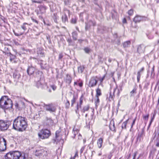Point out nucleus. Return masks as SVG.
<instances>
[{"label":"nucleus","mask_w":159,"mask_h":159,"mask_svg":"<svg viewBox=\"0 0 159 159\" xmlns=\"http://www.w3.org/2000/svg\"><path fill=\"white\" fill-rule=\"evenodd\" d=\"M27 126V122L25 117L19 116L14 120L13 127L16 130L23 131L25 130Z\"/></svg>","instance_id":"1"},{"label":"nucleus","mask_w":159,"mask_h":159,"mask_svg":"<svg viewBox=\"0 0 159 159\" xmlns=\"http://www.w3.org/2000/svg\"><path fill=\"white\" fill-rule=\"evenodd\" d=\"M12 103L11 100L8 99L6 96L2 97L0 99V107L4 109L11 107Z\"/></svg>","instance_id":"2"},{"label":"nucleus","mask_w":159,"mask_h":159,"mask_svg":"<svg viewBox=\"0 0 159 159\" xmlns=\"http://www.w3.org/2000/svg\"><path fill=\"white\" fill-rule=\"evenodd\" d=\"M39 138L41 139H48L51 135V133L50 130L47 129H43L40 131L38 133Z\"/></svg>","instance_id":"3"},{"label":"nucleus","mask_w":159,"mask_h":159,"mask_svg":"<svg viewBox=\"0 0 159 159\" xmlns=\"http://www.w3.org/2000/svg\"><path fill=\"white\" fill-rule=\"evenodd\" d=\"M11 125L10 121L0 120V129L2 131L7 130Z\"/></svg>","instance_id":"4"},{"label":"nucleus","mask_w":159,"mask_h":159,"mask_svg":"<svg viewBox=\"0 0 159 159\" xmlns=\"http://www.w3.org/2000/svg\"><path fill=\"white\" fill-rule=\"evenodd\" d=\"M44 107L45 108L47 111H49L50 112H55L56 108L53 106L52 103L48 104H44Z\"/></svg>","instance_id":"5"},{"label":"nucleus","mask_w":159,"mask_h":159,"mask_svg":"<svg viewBox=\"0 0 159 159\" xmlns=\"http://www.w3.org/2000/svg\"><path fill=\"white\" fill-rule=\"evenodd\" d=\"M147 18L143 16L136 15L134 18L133 21L135 23H139L140 21L146 20Z\"/></svg>","instance_id":"6"},{"label":"nucleus","mask_w":159,"mask_h":159,"mask_svg":"<svg viewBox=\"0 0 159 159\" xmlns=\"http://www.w3.org/2000/svg\"><path fill=\"white\" fill-rule=\"evenodd\" d=\"M96 77H93L90 79L89 84V87H93L95 86L98 82V80L96 79Z\"/></svg>","instance_id":"7"},{"label":"nucleus","mask_w":159,"mask_h":159,"mask_svg":"<svg viewBox=\"0 0 159 159\" xmlns=\"http://www.w3.org/2000/svg\"><path fill=\"white\" fill-rule=\"evenodd\" d=\"M14 159H22L21 153L18 151L12 152Z\"/></svg>","instance_id":"8"},{"label":"nucleus","mask_w":159,"mask_h":159,"mask_svg":"<svg viewBox=\"0 0 159 159\" xmlns=\"http://www.w3.org/2000/svg\"><path fill=\"white\" fill-rule=\"evenodd\" d=\"M83 103V98L82 96H81L80 99V102L79 104L78 103L76 106V109L75 110V112L76 114H79V108H81V105Z\"/></svg>","instance_id":"9"},{"label":"nucleus","mask_w":159,"mask_h":159,"mask_svg":"<svg viewBox=\"0 0 159 159\" xmlns=\"http://www.w3.org/2000/svg\"><path fill=\"white\" fill-rule=\"evenodd\" d=\"M145 48L144 45L142 44L140 45L137 48L138 52L139 54L143 53L145 51Z\"/></svg>","instance_id":"10"},{"label":"nucleus","mask_w":159,"mask_h":159,"mask_svg":"<svg viewBox=\"0 0 159 159\" xmlns=\"http://www.w3.org/2000/svg\"><path fill=\"white\" fill-rule=\"evenodd\" d=\"M35 70V69L34 67L31 66L29 67L27 70V72L29 75H31L33 74Z\"/></svg>","instance_id":"11"},{"label":"nucleus","mask_w":159,"mask_h":159,"mask_svg":"<svg viewBox=\"0 0 159 159\" xmlns=\"http://www.w3.org/2000/svg\"><path fill=\"white\" fill-rule=\"evenodd\" d=\"M145 135L144 131L143 129H142V131L140 134H139L137 137V139L138 141L139 140V141H141V139H143V137Z\"/></svg>","instance_id":"12"},{"label":"nucleus","mask_w":159,"mask_h":159,"mask_svg":"<svg viewBox=\"0 0 159 159\" xmlns=\"http://www.w3.org/2000/svg\"><path fill=\"white\" fill-rule=\"evenodd\" d=\"M21 75L18 71L15 70L13 74V77L16 80H18L20 77Z\"/></svg>","instance_id":"13"},{"label":"nucleus","mask_w":159,"mask_h":159,"mask_svg":"<svg viewBox=\"0 0 159 159\" xmlns=\"http://www.w3.org/2000/svg\"><path fill=\"white\" fill-rule=\"evenodd\" d=\"M5 158L6 159H14L12 152L7 153L5 156Z\"/></svg>","instance_id":"14"},{"label":"nucleus","mask_w":159,"mask_h":159,"mask_svg":"<svg viewBox=\"0 0 159 159\" xmlns=\"http://www.w3.org/2000/svg\"><path fill=\"white\" fill-rule=\"evenodd\" d=\"M144 70V68L143 67L141 69L138 71L137 72V81L138 82H139V81L140 79L141 76V73Z\"/></svg>","instance_id":"15"},{"label":"nucleus","mask_w":159,"mask_h":159,"mask_svg":"<svg viewBox=\"0 0 159 159\" xmlns=\"http://www.w3.org/2000/svg\"><path fill=\"white\" fill-rule=\"evenodd\" d=\"M39 61L41 62L40 64L41 68L42 69H46L47 67V63L41 59L39 60Z\"/></svg>","instance_id":"16"},{"label":"nucleus","mask_w":159,"mask_h":159,"mask_svg":"<svg viewBox=\"0 0 159 159\" xmlns=\"http://www.w3.org/2000/svg\"><path fill=\"white\" fill-rule=\"evenodd\" d=\"M137 88L135 87L130 92L129 94L130 97H134L135 95L137 93Z\"/></svg>","instance_id":"17"},{"label":"nucleus","mask_w":159,"mask_h":159,"mask_svg":"<svg viewBox=\"0 0 159 159\" xmlns=\"http://www.w3.org/2000/svg\"><path fill=\"white\" fill-rule=\"evenodd\" d=\"M103 139L101 138H99L97 141V144L99 148H101L102 147L103 143Z\"/></svg>","instance_id":"18"},{"label":"nucleus","mask_w":159,"mask_h":159,"mask_svg":"<svg viewBox=\"0 0 159 159\" xmlns=\"http://www.w3.org/2000/svg\"><path fill=\"white\" fill-rule=\"evenodd\" d=\"M89 25L88 24H86L85 26V29L86 30L88 29L90 25H93V26H95L96 24L95 23V22H93L91 20L89 21Z\"/></svg>","instance_id":"19"},{"label":"nucleus","mask_w":159,"mask_h":159,"mask_svg":"<svg viewBox=\"0 0 159 159\" xmlns=\"http://www.w3.org/2000/svg\"><path fill=\"white\" fill-rule=\"evenodd\" d=\"M96 97H98L102 95L101 89L99 88V85L98 88L96 89Z\"/></svg>","instance_id":"20"},{"label":"nucleus","mask_w":159,"mask_h":159,"mask_svg":"<svg viewBox=\"0 0 159 159\" xmlns=\"http://www.w3.org/2000/svg\"><path fill=\"white\" fill-rule=\"evenodd\" d=\"M85 67L84 66H80L78 67V71L79 73H82L83 72Z\"/></svg>","instance_id":"21"},{"label":"nucleus","mask_w":159,"mask_h":159,"mask_svg":"<svg viewBox=\"0 0 159 159\" xmlns=\"http://www.w3.org/2000/svg\"><path fill=\"white\" fill-rule=\"evenodd\" d=\"M71 81V78L70 75L67 74L66 75V82L68 84H70Z\"/></svg>","instance_id":"22"},{"label":"nucleus","mask_w":159,"mask_h":159,"mask_svg":"<svg viewBox=\"0 0 159 159\" xmlns=\"http://www.w3.org/2000/svg\"><path fill=\"white\" fill-rule=\"evenodd\" d=\"M72 37L73 40H76L77 39L78 34L77 32L75 31L73 32L72 34Z\"/></svg>","instance_id":"23"},{"label":"nucleus","mask_w":159,"mask_h":159,"mask_svg":"<svg viewBox=\"0 0 159 159\" xmlns=\"http://www.w3.org/2000/svg\"><path fill=\"white\" fill-rule=\"evenodd\" d=\"M131 42L129 41L125 42L123 43V47L124 48H128Z\"/></svg>","instance_id":"24"},{"label":"nucleus","mask_w":159,"mask_h":159,"mask_svg":"<svg viewBox=\"0 0 159 159\" xmlns=\"http://www.w3.org/2000/svg\"><path fill=\"white\" fill-rule=\"evenodd\" d=\"M89 108V105L84 106L83 107V109L81 110L82 112L84 113L85 111H88Z\"/></svg>","instance_id":"25"},{"label":"nucleus","mask_w":159,"mask_h":159,"mask_svg":"<svg viewBox=\"0 0 159 159\" xmlns=\"http://www.w3.org/2000/svg\"><path fill=\"white\" fill-rule=\"evenodd\" d=\"M79 131V130L78 129L75 128H73V133L74 134V136L73 137V138H74L75 137L76 135L78 134Z\"/></svg>","instance_id":"26"},{"label":"nucleus","mask_w":159,"mask_h":159,"mask_svg":"<svg viewBox=\"0 0 159 159\" xmlns=\"http://www.w3.org/2000/svg\"><path fill=\"white\" fill-rule=\"evenodd\" d=\"M61 18L62 22L64 23H65L66 22L68 21L67 17L66 14H65L64 16H62Z\"/></svg>","instance_id":"27"},{"label":"nucleus","mask_w":159,"mask_h":159,"mask_svg":"<svg viewBox=\"0 0 159 159\" xmlns=\"http://www.w3.org/2000/svg\"><path fill=\"white\" fill-rule=\"evenodd\" d=\"M30 60H33V61L34 62L36 63H37L38 64L39 63V62L40 61L39 60H40V59H37L36 58L34 57H30Z\"/></svg>","instance_id":"28"},{"label":"nucleus","mask_w":159,"mask_h":159,"mask_svg":"<svg viewBox=\"0 0 159 159\" xmlns=\"http://www.w3.org/2000/svg\"><path fill=\"white\" fill-rule=\"evenodd\" d=\"M96 98L95 99V106L97 107L99 105V97H96Z\"/></svg>","instance_id":"29"},{"label":"nucleus","mask_w":159,"mask_h":159,"mask_svg":"<svg viewBox=\"0 0 159 159\" xmlns=\"http://www.w3.org/2000/svg\"><path fill=\"white\" fill-rule=\"evenodd\" d=\"M128 120H127L123 123L121 126L122 129H126V125L128 123Z\"/></svg>","instance_id":"30"},{"label":"nucleus","mask_w":159,"mask_h":159,"mask_svg":"<svg viewBox=\"0 0 159 159\" xmlns=\"http://www.w3.org/2000/svg\"><path fill=\"white\" fill-rule=\"evenodd\" d=\"M76 100V98L75 97L74 95L72 99L71 100V106L73 107L74 104Z\"/></svg>","instance_id":"31"},{"label":"nucleus","mask_w":159,"mask_h":159,"mask_svg":"<svg viewBox=\"0 0 159 159\" xmlns=\"http://www.w3.org/2000/svg\"><path fill=\"white\" fill-rule=\"evenodd\" d=\"M110 129L112 131H114L115 129V125L114 123H113V124L112 125L110 124L109 126Z\"/></svg>","instance_id":"32"},{"label":"nucleus","mask_w":159,"mask_h":159,"mask_svg":"<svg viewBox=\"0 0 159 159\" xmlns=\"http://www.w3.org/2000/svg\"><path fill=\"white\" fill-rule=\"evenodd\" d=\"M36 86L38 88L42 87V85L41 82L38 80L36 84Z\"/></svg>","instance_id":"33"},{"label":"nucleus","mask_w":159,"mask_h":159,"mask_svg":"<svg viewBox=\"0 0 159 159\" xmlns=\"http://www.w3.org/2000/svg\"><path fill=\"white\" fill-rule=\"evenodd\" d=\"M26 25H27V24L26 23H24L23 25L21 26L22 28L24 30H25L27 29V28L25 26Z\"/></svg>","instance_id":"34"},{"label":"nucleus","mask_w":159,"mask_h":159,"mask_svg":"<svg viewBox=\"0 0 159 159\" xmlns=\"http://www.w3.org/2000/svg\"><path fill=\"white\" fill-rule=\"evenodd\" d=\"M105 77V75H104L102 78H101V79H100L99 80L100 81V84H99V85H101L102 86L103 85H102V82L104 80Z\"/></svg>","instance_id":"35"},{"label":"nucleus","mask_w":159,"mask_h":159,"mask_svg":"<svg viewBox=\"0 0 159 159\" xmlns=\"http://www.w3.org/2000/svg\"><path fill=\"white\" fill-rule=\"evenodd\" d=\"M149 116V115L148 114L146 115H143V118L145 120H146L147 121L148 120V118Z\"/></svg>","instance_id":"36"},{"label":"nucleus","mask_w":159,"mask_h":159,"mask_svg":"<svg viewBox=\"0 0 159 159\" xmlns=\"http://www.w3.org/2000/svg\"><path fill=\"white\" fill-rule=\"evenodd\" d=\"M66 108H68L70 106V102L68 100H67V102L65 103Z\"/></svg>","instance_id":"37"},{"label":"nucleus","mask_w":159,"mask_h":159,"mask_svg":"<svg viewBox=\"0 0 159 159\" xmlns=\"http://www.w3.org/2000/svg\"><path fill=\"white\" fill-rule=\"evenodd\" d=\"M133 10L132 9H131L128 11V14L129 15L131 16L133 14Z\"/></svg>","instance_id":"38"},{"label":"nucleus","mask_w":159,"mask_h":159,"mask_svg":"<svg viewBox=\"0 0 159 159\" xmlns=\"http://www.w3.org/2000/svg\"><path fill=\"white\" fill-rule=\"evenodd\" d=\"M84 50L86 53H88L90 51V49L89 48H86L84 49Z\"/></svg>","instance_id":"39"},{"label":"nucleus","mask_w":159,"mask_h":159,"mask_svg":"<svg viewBox=\"0 0 159 159\" xmlns=\"http://www.w3.org/2000/svg\"><path fill=\"white\" fill-rule=\"evenodd\" d=\"M13 32H14V34L16 36H18L22 35L23 34V33H20L19 34H18V33H16V32H15L14 31H13Z\"/></svg>","instance_id":"40"},{"label":"nucleus","mask_w":159,"mask_h":159,"mask_svg":"<svg viewBox=\"0 0 159 159\" xmlns=\"http://www.w3.org/2000/svg\"><path fill=\"white\" fill-rule=\"evenodd\" d=\"M15 58V56H14L11 54L10 56V60L11 62L12 60Z\"/></svg>","instance_id":"41"},{"label":"nucleus","mask_w":159,"mask_h":159,"mask_svg":"<svg viewBox=\"0 0 159 159\" xmlns=\"http://www.w3.org/2000/svg\"><path fill=\"white\" fill-rule=\"evenodd\" d=\"M76 22V20L75 18H72L71 20V22L73 24H75Z\"/></svg>","instance_id":"42"},{"label":"nucleus","mask_w":159,"mask_h":159,"mask_svg":"<svg viewBox=\"0 0 159 159\" xmlns=\"http://www.w3.org/2000/svg\"><path fill=\"white\" fill-rule=\"evenodd\" d=\"M38 55H40V57H44V53L43 52H40L39 53H38Z\"/></svg>","instance_id":"43"},{"label":"nucleus","mask_w":159,"mask_h":159,"mask_svg":"<svg viewBox=\"0 0 159 159\" xmlns=\"http://www.w3.org/2000/svg\"><path fill=\"white\" fill-rule=\"evenodd\" d=\"M136 117L133 120V122L132 123V125H131V128H132L133 125L135 123V121L136 120Z\"/></svg>","instance_id":"44"},{"label":"nucleus","mask_w":159,"mask_h":159,"mask_svg":"<svg viewBox=\"0 0 159 159\" xmlns=\"http://www.w3.org/2000/svg\"><path fill=\"white\" fill-rule=\"evenodd\" d=\"M67 41L69 43V45H70L71 44L72 42V40L70 38H69L67 39Z\"/></svg>","instance_id":"45"},{"label":"nucleus","mask_w":159,"mask_h":159,"mask_svg":"<svg viewBox=\"0 0 159 159\" xmlns=\"http://www.w3.org/2000/svg\"><path fill=\"white\" fill-rule=\"evenodd\" d=\"M114 95V94L113 95H112L111 93H110V96L109 97V100L110 101L113 100V96Z\"/></svg>","instance_id":"46"},{"label":"nucleus","mask_w":159,"mask_h":159,"mask_svg":"<svg viewBox=\"0 0 159 159\" xmlns=\"http://www.w3.org/2000/svg\"><path fill=\"white\" fill-rule=\"evenodd\" d=\"M33 2L37 3H42L41 1H37L35 0H31Z\"/></svg>","instance_id":"47"},{"label":"nucleus","mask_w":159,"mask_h":159,"mask_svg":"<svg viewBox=\"0 0 159 159\" xmlns=\"http://www.w3.org/2000/svg\"><path fill=\"white\" fill-rule=\"evenodd\" d=\"M137 154V152H136L134 153V156H133V159H135V157ZM139 158V157H138L137 159H138Z\"/></svg>","instance_id":"48"},{"label":"nucleus","mask_w":159,"mask_h":159,"mask_svg":"<svg viewBox=\"0 0 159 159\" xmlns=\"http://www.w3.org/2000/svg\"><path fill=\"white\" fill-rule=\"evenodd\" d=\"M63 55L62 53H60L59 55V59H61L63 57Z\"/></svg>","instance_id":"49"},{"label":"nucleus","mask_w":159,"mask_h":159,"mask_svg":"<svg viewBox=\"0 0 159 159\" xmlns=\"http://www.w3.org/2000/svg\"><path fill=\"white\" fill-rule=\"evenodd\" d=\"M51 87L53 89V90L54 91L56 89V86H55L54 85H52L51 86Z\"/></svg>","instance_id":"50"},{"label":"nucleus","mask_w":159,"mask_h":159,"mask_svg":"<svg viewBox=\"0 0 159 159\" xmlns=\"http://www.w3.org/2000/svg\"><path fill=\"white\" fill-rule=\"evenodd\" d=\"M157 86H158V90H159V79H158V80L157 81V84L156 85V87H155V88H156V87H157Z\"/></svg>","instance_id":"51"},{"label":"nucleus","mask_w":159,"mask_h":159,"mask_svg":"<svg viewBox=\"0 0 159 159\" xmlns=\"http://www.w3.org/2000/svg\"><path fill=\"white\" fill-rule=\"evenodd\" d=\"M155 114H154L152 117L151 118V121L150 122V123H152V122L153 121V120L154 118V117H155Z\"/></svg>","instance_id":"52"},{"label":"nucleus","mask_w":159,"mask_h":159,"mask_svg":"<svg viewBox=\"0 0 159 159\" xmlns=\"http://www.w3.org/2000/svg\"><path fill=\"white\" fill-rule=\"evenodd\" d=\"M37 152H38L37 150H36L35 152V155L36 156H39L41 154V153H38Z\"/></svg>","instance_id":"53"},{"label":"nucleus","mask_w":159,"mask_h":159,"mask_svg":"<svg viewBox=\"0 0 159 159\" xmlns=\"http://www.w3.org/2000/svg\"><path fill=\"white\" fill-rule=\"evenodd\" d=\"M59 133V132L58 131H56L55 134H56V138H57L58 137V134Z\"/></svg>","instance_id":"54"},{"label":"nucleus","mask_w":159,"mask_h":159,"mask_svg":"<svg viewBox=\"0 0 159 159\" xmlns=\"http://www.w3.org/2000/svg\"><path fill=\"white\" fill-rule=\"evenodd\" d=\"M82 139V136L80 134H79L78 136V139Z\"/></svg>","instance_id":"55"},{"label":"nucleus","mask_w":159,"mask_h":159,"mask_svg":"<svg viewBox=\"0 0 159 159\" xmlns=\"http://www.w3.org/2000/svg\"><path fill=\"white\" fill-rule=\"evenodd\" d=\"M84 147H83L81 148V149H80V152L81 153H82L83 152V151H84Z\"/></svg>","instance_id":"56"},{"label":"nucleus","mask_w":159,"mask_h":159,"mask_svg":"<svg viewBox=\"0 0 159 159\" xmlns=\"http://www.w3.org/2000/svg\"><path fill=\"white\" fill-rule=\"evenodd\" d=\"M156 146L157 147H159V139L158 141L156 143Z\"/></svg>","instance_id":"57"},{"label":"nucleus","mask_w":159,"mask_h":159,"mask_svg":"<svg viewBox=\"0 0 159 159\" xmlns=\"http://www.w3.org/2000/svg\"><path fill=\"white\" fill-rule=\"evenodd\" d=\"M32 20L33 22H35L37 23V24H38V21L37 20H35L33 18H32Z\"/></svg>","instance_id":"58"},{"label":"nucleus","mask_w":159,"mask_h":159,"mask_svg":"<svg viewBox=\"0 0 159 159\" xmlns=\"http://www.w3.org/2000/svg\"><path fill=\"white\" fill-rule=\"evenodd\" d=\"M84 41V40H82V39H78V42L79 43H82V42Z\"/></svg>","instance_id":"59"},{"label":"nucleus","mask_w":159,"mask_h":159,"mask_svg":"<svg viewBox=\"0 0 159 159\" xmlns=\"http://www.w3.org/2000/svg\"><path fill=\"white\" fill-rule=\"evenodd\" d=\"M123 22L124 23H126V18H124L123 20Z\"/></svg>","instance_id":"60"},{"label":"nucleus","mask_w":159,"mask_h":159,"mask_svg":"<svg viewBox=\"0 0 159 159\" xmlns=\"http://www.w3.org/2000/svg\"><path fill=\"white\" fill-rule=\"evenodd\" d=\"M154 71V66H153L152 69V70H151V74H152L153 73Z\"/></svg>","instance_id":"61"},{"label":"nucleus","mask_w":159,"mask_h":159,"mask_svg":"<svg viewBox=\"0 0 159 159\" xmlns=\"http://www.w3.org/2000/svg\"><path fill=\"white\" fill-rule=\"evenodd\" d=\"M79 85L80 86V87H82L83 85V83H79Z\"/></svg>","instance_id":"62"},{"label":"nucleus","mask_w":159,"mask_h":159,"mask_svg":"<svg viewBox=\"0 0 159 159\" xmlns=\"http://www.w3.org/2000/svg\"><path fill=\"white\" fill-rule=\"evenodd\" d=\"M151 124L152 123H151L150 122V123H149V124L148 125V129L149 128V127H150V126Z\"/></svg>","instance_id":"63"},{"label":"nucleus","mask_w":159,"mask_h":159,"mask_svg":"<svg viewBox=\"0 0 159 159\" xmlns=\"http://www.w3.org/2000/svg\"><path fill=\"white\" fill-rule=\"evenodd\" d=\"M102 153L101 152H100L98 154V156H101L102 155Z\"/></svg>","instance_id":"64"}]
</instances>
